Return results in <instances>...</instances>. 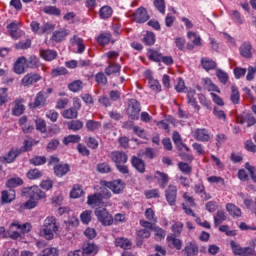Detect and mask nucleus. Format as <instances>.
I'll return each instance as SVG.
<instances>
[{
    "mask_svg": "<svg viewBox=\"0 0 256 256\" xmlns=\"http://www.w3.org/2000/svg\"><path fill=\"white\" fill-rule=\"evenodd\" d=\"M7 30L9 31L10 37L12 39H19L21 37V30H19V23L13 21L7 25Z\"/></svg>",
    "mask_w": 256,
    "mask_h": 256,
    "instance_id": "412c9836",
    "label": "nucleus"
},
{
    "mask_svg": "<svg viewBox=\"0 0 256 256\" xmlns=\"http://www.w3.org/2000/svg\"><path fill=\"white\" fill-rule=\"evenodd\" d=\"M239 53L241 57H244V59H252L253 58V45H251V42L245 41L243 42L239 47Z\"/></svg>",
    "mask_w": 256,
    "mask_h": 256,
    "instance_id": "ddd939ff",
    "label": "nucleus"
},
{
    "mask_svg": "<svg viewBox=\"0 0 256 256\" xmlns=\"http://www.w3.org/2000/svg\"><path fill=\"white\" fill-rule=\"evenodd\" d=\"M81 141V137L79 135L71 134L63 138V144L69 145L71 143H79Z\"/></svg>",
    "mask_w": 256,
    "mask_h": 256,
    "instance_id": "603ef678",
    "label": "nucleus"
},
{
    "mask_svg": "<svg viewBox=\"0 0 256 256\" xmlns=\"http://www.w3.org/2000/svg\"><path fill=\"white\" fill-rule=\"evenodd\" d=\"M39 58L35 55H31L29 59H26V69H38Z\"/></svg>",
    "mask_w": 256,
    "mask_h": 256,
    "instance_id": "e433bc0d",
    "label": "nucleus"
},
{
    "mask_svg": "<svg viewBox=\"0 0 256 256\" xmlns=\"http://www.w3.org/2000/svg\"><path fill=\"white\" fill-rule=\"evenodd\" d=\"M21 152V149L11 148L4 157H0V161H15L21 155Z\"/></svg>",
    "mask_w": 256,
    "mask_h": 256,
    "instance_id": "a878e982",
    "label": "nucleus"
},
{
    "mask_svg": "<svg viewBox=\"0 0 256 256\" xmlns=\"http://www.w3.org/2000/svg\"><path fill=\"white\" fill-rule=\"evenodd\" d=\"M54 173L57 177H63V175H67V173H69V165L57 164L54 166Z\"/></svg>",
    "mask_w": 256,
    "mask_h": 256,
    "instance_id": "c756f323",
    "label": "nucleus"
},
{
    "mask_svg": "<svg viewBox=\"0 0 256 256\" xmlns=\"http://www.w3.org/2000/svg\"><path fill=\"white\" fill-rule=\"evenodd\" d=\"M203 83H204V89H207V91H216V93H221L219 88L213 84L211 81V78H203Z\"/></svg>",
    "mask_w": 256,
    "mask_h": 256,
    "instance_id": "49530a36",
    "label": "nucleus"
},
{
    "mask_svg": "<svg viewBox=\"0 0 256 256\" xmlns=\"http://www.w3.org/2000/svg\"><path fill=\"white\" fill-rule=\"evenodd\" d=\"M201 66L205 71H213V69H217V63L209 57L201 59Z\"/></svg>",
    "mask_w": 256,
    "mask_h": 256,
    "instance_id": "393cba45",
    "label": "nucleus"
},
{
    "mask_svg": "<svg viewBox=\"0 0 256 256\" xmlns=\"http://www.w3.org/2000/svg\"><path fill=\"white\" fill-rule=\"evenodd\" d=\"M19 185H23V179H21L19 177L10 178L6 183V186L9 187L10 189L19 187Z\"/></svg>",
    "mask_w": 256,
    "mask_h": 256,
    "instance_id": "bf43d9fd",
    "label": "nucleus"
},
{
    "mask_svg": "<svg viewBox=\"0 0 256 256\" xmlns=\"http://www.w3.org/2000/svg\"><path fill=\"white\" fill-rule=\"evenodd\" d=\"M97 43L102 47L109 45L110 43L114 45L115 40H113V34L111 32H103L97 37Z\"/></svg>",
    "mask_w": 256,
    "mask_h": 256,
    "instance_id": "f3484780",
    "label": "nucleus"
},
{
    "mask_svg": "<svg viewBox=\"0 0 256 256\" xmlns=\"http://www.w3.org/2000/svg\"><path fill=\"white\" fill-rule=\"evenodd\" d=\"M240 123L243 125L247 123V127H253L256 123L255 116L253 114H246L240 121Z\"/></svg>",
    "mask_w": 256,
    "mask_h": 256,
    "instance_id": "864d4df0",
    "label": "nucleus"
},
{
    "mask_svg": "<svg viewBox=\"0 0 256 256\" xmlns=\"http://www.w3.org/2000/svg\"><path fill=\"white\" fill-rule=\"evenodd\" d=\"M216 77L219 79L220 83L227 85V81H229V75L225 71L218 69L216 71Z\"/></svg>",
    "mask_w": 256,
    "mask_h": 256,
    "instance_id": "052dcab7",
    "label": "nucleus"
},
{
    "mask_svg": "<svg viewBox=\"0 0 256 256\" xmlns=\"http://www.w3.org/2000/svg\"><path fill=\"white\" fill-rule=\"evenodd\" d=\"M25 113V105H23L21 102H17L14 105V108L12 109V115L15 117H19Z\"/></svg>",
    "mask_w": 256,
    "mask_h": 256,
    "instance_id": "3c124183",
    "label": "nucleus"
},
{
    "mask_svg": "<svg viewBox=\"0 0 256 256\" xmlns=\"http://www.w3.org/2000/svg\"><path fill=\"white\" fill-rule=\"evenodd\" d=\"M59 231V223L55 216H48L44 219L41 235L45 237L48 241H51L55 237V234Z\"/></svg>",
    "mask_w": 256,
    "mask_h": 256,
    "instance_id": "f03ea898",
    "label": "nucleus"
},
{
    "mask_svg": "<svg viewBox=\"0 0 256 256\" xmlns=\"http://www.w3.org/2000/svg\"><path fill=\"white\" fill-rule=\"evenodd\" d=\"M115 246L120 247V249H131V241L127 238H116Z\"/></svg>",
    "mask_w": 256,
    "mask_h": 256,
    "instance_id": "473e14b6",
    "label": "nucleus"
},
{
    "mask_svg": "<svg viewBox=\"0 0 256 256\" xmlns=\"http://www.w3.org/2000/svg\"><path fill=\"white\" fill-rule=\"evenodd\" d=\"M7 88H0V107L9 102V94L7 93Z\"/></svg>",
    "mask_w": 256,
    "mask_h": 256,
    "instance_id": "69168bd1",
    "label": "nucleus"
},
{
    "mask_svg": "<svg viewBox=\"0 0 256 256\" xmlns=\"http://www.w3.org/2000/svg\"><path fill=\"white\" fill-rule=\"evenodd\" d=\"M192 137L196 141H200L201 143H207L211 139V136L209 135V130L206 128H197L194 131H192Z\"/></svg>",
    "mask_w": 256,
    "mask_h": 256,
    "instance_id": "9d476101",
    "label": "nucleus"
},
{
    "mask_svg": "<svg viewBox=\"0 0 256 256\" xmlns=\"http://www.w3.org/2000/svg\"><path fill=\"white\" fill-rule=\"evenodd\" d=\"M153 5L156 11L161 13V15H165V9H166L165 0H154Z\"/></svg>",
    "mask_w": 256,
    "mask_h": 256,
    "instance_id": "6e6d98bb",
    "label": "nucleus"
},
{
    "mask_svg": "<svg viewBox=\"0 0 256 256\" xmlns=\"http://www.w3.org/2000/svg\"><path fill=\"white\" fill-rule=\"evenodd\" d=\"M95 215L102 225H113V216L105 208H97Z\"/></svg>",
    "mask_w": 256,
    "mask_h": 256,
    "instance_id": "0eeeda50",
    "label": "nucleus"
},
{
    "mask_svg": "<svg viewBox=\"0 0 256 256\" xmlns=\"http://www.w3.org/2000/svg\"><path fill=\"white\" fill-rule=\"evenodd\" d=\"M84 143L90 149H97L99 147V141L95 137H84Z\"/></svg>",
    "mask_w": 256,
    "mask_h": 256,
    "instance_id": "4d7b16f0",
    "label": "nucleus"
},
{
    "mask_svg": "<svg viewBox=\"0 0 256 256\" xmlns=\"http://www.w3.org/2000/svg\"><path fill=\"white\" fill-rule=\"evenodd\" d=\"M132 18H133L132 21H134V23L141 24V23H147V21H149L150 19V16L145 7H139L132 14Z\"/></svg>",
    "mask_w": 256,
    "mask_h": 256,
    "instance_id": "6e6552de",
    "label": "nucleus"
},
{
    "mask_svg": "<svg viewBox=\"0 0 256 256\" xmlns=\"http://www.w3.org/2000/svg\"><path fill=\"white\" fill-rule=\"evenodd\" d=\"M195 95H197V91H195V89L190 88L186 91L188 105H191V107L195 109L196 113H199V111H201V106H199L197 103V98H195Z\"/></svg>",
    "mask_w": 256,
    "mask_h": 256,
    "instance_id": "f8f14e48",
    "label": "nucleus"
},
{
    "mask_svg": "<svg viewBox=\"0 0 256 256\" xmlns=\"http://www.w3.org/2000/svg\"><path fill=\"white\" fill-rule=\"evenodd\" d=\"M44 13L59 17V15H61V9L57 8L56 6H47L44 8Z\"/></svg>",
    "mask_w": 256,
    "mask_h": 256,
    "instance_id": "680f3d73",
    "label": "nucleus"
},
{
    "mask_svg": "<svg viewBox=\"0 0 256 256\" xmlns=\"http://www.w3.org/2000/svg\"><path fill=\"white\" fill-rule=\"evenodd\" d=\"M185 256H197L199 255V246L197 242L192 241L185 244L184 249L182 250Z\"/></svg>",
    "mask_w": 256,
    "mask_h": 256,
    "instance_id": "4468645a",
    "label": "nucleus"
},
{
    "mask_svg": "<svg viewBox=\"0 0 256 256\" xmlns=\"http://www.w3.org/2000/svg\"><path fill=\"white\" fill-rule=\"evenodd\" d=\"M67 127L70 131H81V129H83V121L72 120L67 123Z\"/></svg>",
    "mask_w": 256,
    "mask_h": 256,
    "instance_id": "a18cd8bd",
    "label": "nucleus"
},
{
    "mask_svg": "<svg viewBox=\"0 0 256 256\" xmlns=\"http://www.w3.org/2000/svg\"><path fill=\"white\" fill-rule=\"evenodd\" d=\"M81 195H83V186L75 184L70 192V197H72V199H79Z\"/></svg>",
    "mask_w": 256,
    "mask_h": 256,
    "instance_id": "8fccbe9b",
    "label": "nucleus"
},
{
    "mask_svg": "<svg viewBox=\"0 0 256 256\" xmlns=\"http://www.w3.org/2000/svg\"><path fill=\"white\" fill-rule=\"evenodd\" d=\"M39 55L44 61H54V59H57V51L51 49H41Z\"/></svg>",
    "mask_w": 256,
    "mask_h": 256,
    "instance_id": "aec40b11",
    "label": "nucleus"
},
{
    "mask_svg": "<svg viewBox=\"0 0 256 256\" xmlns=\"http://www.w3.org/2000/svg\"><path fill=\"white\" fill-rule=\"evenodd\" d=\"M213 115L217 117L220 121H227V114L225 111L219 109L217 106L213 109Z\"/></svg>",
    "mask_w": 256,
    "mask_h": 256,
    "instance_id": "e2e57ef3",
    "label": "nucleus"
},
{
    "mask_svg": "<svg viewBox=\"0 0 256 256\" xmlns=\"http://www.w3.org/2000/svg\"><path fill=\"white\" fill-rule=\"evenodd\" d=\"M152 231L155 233V241H163V239H165L166 233L163 228L155 226Z\"/></svg>",
    "mask_w": 256,
    "mask_h": 256,
    "instance_id": "13d9d810",
    "label": "nucleus"
},
{
    "mask_svg": "<svg viewBox=\"0 0 256 256\" xmlns=\"http://www.w3.org/2000/svg\"><path fill=\"white\" fill-rule=\"evenodd\" d=\"M22 193L25 197H29V200L24 203L25 209H35L39 199H45L47 197V194L39 189V186L23 188Z\"/></svg>",
    "mask_w": 256,
    "mask_h": 256,
    "instance_id": "f257e3e1",
    "label": "nucleus"
},
{
    "mask_svg": "<svg viewBox=\"0 0 256 256\" xmlns=\"http://www.w3.org/2000/svg\"><path fill=\"white\" fill-rule=\"evenodd\" d=\"M226 211L231 215V217H241V208L237 207L233 203L226 204Z\"/></svg>",
    "mask_w": 256,
    "mask_h": 256,
    "instance_id": "c85d7f7f",
    "label": "nucleus"
},
{
    "mask_svg": "<svg viewBox=\"0 0 256 256\" xmlns=\"http://www.w3.org/2000/svg\"><path fill=\"white\" fill-rule=\"evenodd\" d=\"M106 187L111 189L113 193L119 194L125 189V183H123V180H113L112 182H107Z\"/></svg>",
    "mask_w": 256,
    "mask_h": 256,
    "instance_id": "a211bd4d",
    "label": "nucleus"
},
{
    "mask_svg": "<svg viewBox=\"0 0 256 256\" xmlns=\"http://www.w3.org/2000/svg\"><path fill=\"white\" fill-rule=\"evenodd\" d=\"M26 63L27 58H25L24 56L18 58L14 63V73H16V75H23V73H25V69H27Z\"/></svg>",
    "mask_w": 256,
    "mask_h": 256,
    "instance_id": "2eb2a0df",
    "label": "nucleus"
},
{
    "mask_svg": "<svg viewBox=\"0 0 256 256\" xmlns=\"http://www.w3.org/2000/svg\"><path fill=\"white\" fill-rule=\"evenodd\" d=\"M223 221H227V215L225 211L219 210L216 215L214 216V225L215 227H219Z\"/></svg>",
    "mask_w": 256,
    "mask_h": 256,
    "instance_id": "c03bdc74",
    "label": "nucleus"
},
{
    "mask_svg": "<svg viewBox=\"0 0 256 256\" xmlns=\"http://www.w3.org/2000/svg\"><path fill=\"white\" fill-rule=\"evenodd\" d=\"M112 15H113V8H111L110 6H103L99 10L100 19H110Z\"/></svg>",
    "mask_w": 256,
    "mask_h": 256,
    "instance_id": "a19ab883",
    "label": "nucleus"
},
{
    "mask_svg": "<svg viewBox=\"0 0 256 256\" xmlns=\"http://www.w3.org/2000/svg\"><path fill=\"white\" fill-rule=\"evenodd\" d=\"M148 87L151 91H154V93H161V83L159 80L153 78V76L148 77Z\"/></svg>",
    "mask_w": 256,
    "mask_h": 256,
    "instance_id": "cd10ccee",
    "label": "nucleus"
},
{
    "mask_svg": "<svg viewBox=\"0 0 256 256\" xmlns=\"http://www.w3.org/2000/svg\"><path fill=\"white\" fill-rule=\"evenodd\" d=\"M55 30V25L50 22H46L41 26L40 35L51 34Z\"/></svg>",
    "mask_w": 256,
    "mask_h": 256,
    "instance_id": "5fc2aeb1",
    "label": "nucleus"
},
{
    "mask_svg": "<svg viewBox=\"0 0 256 256\" xmlns=\"http://www.w3.org/2000/svg\"><path fill=\"white\" fill-rule=\"evenodd\" d=\"M69 35V31L67 29L56 30L52 34V41L55 43H61V41H65V37Z\"/></svg>",
    "mask_w": 256,
    "mask_h": 256,
    "instance_id": "5701e85b",
    "label": "nucleus"
},
{
    "mask_svg": "<svg viewBox=\"0 0 256 256\" xmlns=\"http://www.w3.org/2000/svg\"><path fill=\"white\" fill-rule=\"evenodd\" d=\"M154 178L157 180V183L161 189H165L169 184V175L165 172L156 171Z\"/></svg>",
    "mask_w": 256,
    "mask_h": 256,
    "instance_id": "6ab92c4d",
    "label": "nucleus"
},
{
    "mask_svg": "<svg viewBox=\"0 0 256 256\" xmlns=\"http://www.w3.org/2000/svg\"><path fill=\"white\" fill-rule=\"evenodd\" d=\"M165 197L169 205H175L177 201V186L170 184L165 190Z\"/></svg>",
    "mask_w": 256,
    "mask_h": 256,
    "instance_id": "9b49d317",
    "label": "nucleus"
},
{
    "mask_svg": "<svg viewBox=\"0 0 256 256\" xmlns=\"http://www.w3.org/2000/svg\"><path fill=\"white\" fill-rule=\"evenodd\" d=\"M53 93V88H48L46 91H39L35 98L34 102L29 104L31 109H39V107H45L47 104V99H49V95Z\"/></svg>",
    "mask_w": 256,
    "mask_h": 256,
    "instance_id": "39448f33",
    "label": "nucleus"
},
{
    "mask_svg": "<svg viewBox=\"0 0 256 256\" xmlns=\"http://www.w3.org/2000/svg\"><path fill=\"white\" fill-rule=\"evenodd\" d=\"M126 113L129 119H132V121H138L141 113V103H139V101L136 99H130Z\"/></svg>",
    "mask_w": 256,
    "mask_h": 256,
    "instance_id": "423d86ee",
    "label": "nucleus"
},
{
    "mask_svg": "<svg viewBox=\"0 0 256 256\" xmlns=\"http://www.w3.org/2000/svg\"><path fill=\"white\" fill-rule=\"evenodd\" d=\"M250 247H242V252L240 256H251L255 254V248H256V239H252L249 241Z\"/></svg>",
    "mask_w": 256,
    "mask_h": 256,
    "instance_id": "bb28decb",
    "label": "nucleus"
},
{
    "mask_svg": "<svg viewBox=\"0 0 256 256\" xmlns=\"http://www.w3.org/2000/svg\"><path fill=\"white\" fill-rule=\"evenodd\" d=\"M95 81L98 85H107L108 83L107 76H105V73L103 72H98L95 75Z\"/></svg>",
    "mask_w": 256,
    "mask_h": 256,
    "instance_id": "338daca9",
    "label": "nucleus"
},
{
    "mask_svg": "<svg viewBox=\"0 0 256 256\" xmlns=\"http://www.w3.org/2000/svg\"><path fill=\"white\" fill-rule=\"evenodd\" d=\"M155 41H156V36H155V33L153 32H146V34L142 39V42L147 47H151V45H155Z\"/></svg>",
    "mask_w": 256,
    "mask_h": 256,
    "instance_id": "f704fd0d",
    "label": "nucleus"
},
{
    "mask_svg": "<svg viewBox=\"0 0 256 256\" xmlns=\"http://www.w3.org/2000/svg\"><path fill=\"white\" fill-rule=\"evenodd\" d=\"M98 251L97 245L94 243H87L83 246V255H96Z\"/></svg>",
    "mask_w": 256,
    "mask_h": 256,
    "instance_id": "72a5a7b5",
    "label": "nucleus"
},
{
    "mask_svg": "<svg viewBox=\"0 0 256 256\" xmlns=\"http://www.w3.org/2000/svg\"><path fill=\"white\" fill-rule=\"evenodd\" d=\"M208 183L217 185L219 188L225 187V179L221 176H210L207 178Z\"/></svg>",
    "mask_w": 256,
    "mask_h": 256,
    "instance_id": "4c0bfd02",
    "label": "nucleus"
},
{
    "mask_svg": "<svg viewBox=\"0 0 256 256\" xmlns=\"http://www.w3.org/2000/svg\"><path fill=\"white\" fill-rule=\"evenodd\" d=\"M18 125L21 127L23 133H31L33 131V124L27 122V116H22L18 120Z\"/></svg>",
    "mask_w": 256,
    "mask_h": 256,
    "instance_id": "b1692460",
    "label": "nucleus"
},
{
    "mask_svg": "<svg viewBox=\"0 0 256 256\" xmlns=\"http://www.w3.org/2000/svg\"><path fill=\"white\" fill-rule=\"evenodd\" d=\"M106 75H113L115 73H121V65L119 63L110 64L105 68Z\"/></svg>",
    "mask_w": 256,
    "mask_h": 256,
    "instance_id": "09e8293b",
    "label": "nucleus"
},
{
    "mask_svg": "<svg viewBox=\"0 0 256 256\" xmlns=\"http://www.w3.org/2000/svg\"><path fill=\"white\" fill-rule=\"evenodd\" d=\"M70 43H72V45H76L77 46V53H79L81 55V53L85 52L86 46L85 43H83V38L74 35L71 39H70Z\"/></svg>",
    "mask_w": 256,
    "mask_h": 256,
    "instance_id": "4be33fe9",
    "label": "nucleus"
},
{
    "mask_svg": "<svg viewBox=\"0 0 256 256\" xmlns=\"http://www.w3.org/2000/svg\"><path fill=\"white\" fill-rule=\"evenodd\" d=\"M85 127L87 131H90L91 133H93V131H97V129L101 127V122L95 121V120H87Z\"/></svg>",
    "mask_w": 256,
    "mask_h": 256,
    "instance_id": "de8ad7c7",
    "label": "nucleus"
},
{
    "mask_svg": "<svg viewBox=\"0 0 256 256\" xmlns=\"http://www.w3.org/2000/svg\"><path fill=\"white\" fill-rule=\"evenodd\" d=\"M166 239L169 245H172L174 249L181 251V248L183 247V242L181 241V239L176 238L175 236H167Z\"/></svg>",
    "mask_w": 256,
    "mask_h": 256,
    "instance_id": "c9c22d12",
    "label": "nucleus"
},
{
    "mask_svg": "<svg viewBox=\"0 0 256 256\" xmlns=\"http://www.w3.org/2000/svg\"><path fill=\"white\" fill-rule=\"evenodd\" d=\"M27 177L28 179H32V180L41 179V177H43V173H41L39 169L35 168L27 172Z\"/></svg>",
    "mask_w": 256,
    "mask_h": 256,
    "instance_id": "0e129e2a",
    "label": "nucleus"
},
{
    "mask_svg": "<svg viewBox=\"0 0 256 256\" xmlns=\"http://www.w3.org/2000/svg\"><path fill=\"white\" fill-rule=\"evenodd\" d=\"M172 141L179 151H182L183 149L184 151H186V153H189V151H191V148H189L185 143H183V140L181 139V134H179V132H173Z\"/></svg>",
    "mask_w": 256,
    "mask_h": 256,
    "instance_id": "dca6fc26",
    "label": "nucleus"
},
{
    "mask_svg": "<svg viewBox=\"0 0 256 256\" xmlns=\"http://www.w3.org/2000/svg\"><path fill=\"white\" fill-rule=\"evenodd\" d=\"M2 203H11L13 199H15V191L10 190H4L1 193Z\"/></svg>",
    "mask_w": 256,
    "mask_h": 256,
    "instance_id": "37998d69",
    "label": "nucleus"
},
{
    "mask_svg": "<svg viewBox=\"0 0 256 256\" xmlns=\"http://www.w3.org/2000/svg\"><path fill=\"white\" fill-rule=\"evenodd\" d=\"M78 116V110L73 107L64 110L62 113V117H64V119H77Z\"/></svg>",
    "mask_w": 256,
    "mask_h": 256,
    "instance_id": "58836bf2",
    "label": "nucleus"
},
{
    "mask_svg": "<svg viewBox=\"0 0 256 256\" xmlns=\"http://www.w3.org/2000/svg\"><path fill=\"white\" fill-rule=\"evenodd\" d=\"M42 256H59L57 248H46L42 251Z\"/></svg>",
    "mask_w": 256,
    "mask_h": 256,
    "instance_id": "774afa93",
    "label": "nucleus"
},
{
    "mask_svg": "<svg viewBox=\"0 0 256 256\" xmlns=\"http://www.w3.org/2000/svg\"><path fill=\"white\" fill-rule=\"evenodd\" d=\"M69 91L72 93H79L83 89V81L81 80H74L70 84H68Z\"/></svg>",
    "mask_w": 256,
    "mask_h": 256,
    "instance_id": "79ce46f5",
    "label": "nucleus"
},
{
    "mask_svg": "<svg viewBox=\"0 0 256 256\" xmlns=\"http://www.w3.org/2000/svg\"><path fill=\"white\" fill-rule=\"evenodd\" d=\"M43 77L39 73L31 72L26 74L21 79V86L22 87H31V85H35V83H39Z\"/></svg>",
    "mask_w": 256,
    "mask_h": 256,
    "instance_id": "1a4fd4ad",
    "label": "nucleus"
},
{
    "mask_svg": "<svg viewBox=\"0 0 256 256\" xmlns=\"http://www.w3.org/2000/svg\"><path fill=\"white\" fill-rule=\"evenodd\" d=\"M163 58V55L154 49H148V59L150 61H154V63H161V59Z\"/></svg>",
    "mask_w": 256,
    "mask_h": 256,
    "instance_id": "2f4dec72",
    "label": "nucleus"
},
{
    "mask_svg": "<svg viewBox=\"0 0 256 256\" xmlns=\"http://www.w3.org/2000/svg\"><path fill=\"white\" fill-rule=\"evenodd\" d=\"M107 199H111V192L105 188L99 193L88 196L87 203L91 207H103Z\"/></svg>",
    "mask_w": 256,
    "mask_h": 256,
    "instance_id": "7ed1b4c3",
    "label": "nucleus"
},
{
    "mask_svg": "<svg viewBox=\"0 0 256 256\" xmlns=\"http://www.w3.org/2000/svg\"><path fill=\"white\" fill-rule=\"evenodd\" d=\"M112 161H127V153L123 151H113L110 154Z\"/></svg>",
    "mask_w": 256,
    "mask_h": 256,
    "instance_id": "ea45409f",
    "label": "nucleus"
},
{
    "mask_svg": "<svg viewBox=\"0 0 256 256\" xmlns=\"http://www.w3.org/2000/svg\"><path fill=\"white\" fill-rule=\"evenodd\" d=\"M29 231H31V224H19V222H13L10 224L8 235L10 239H19V237H21V233L25 234L29 233Z\"/></svg>",
    "mask_w": 256,
    "mask_h": 256,
    "instance_id": "20e7f679",
    "label": "nucleus"
},
{
    "mask_svg": "<svg viewBox=\"0 0 256 256\" xmlns=\"http://www.w3.org/2000/svg\"><path fill=\"white\" fill-rule=\"evenodd\" d=\"M230 101L233 105H239L241 101V94H239V89H237V86L235 85L231 86Z\"/></svg>",
    "mask_w": 256,
    "mask_h": 256,
    "instance_id": "7c9ffc66",
    "label": "nucleus"
}]
</instances>
